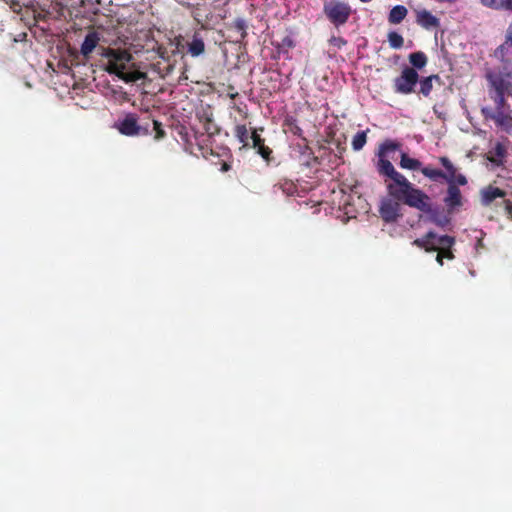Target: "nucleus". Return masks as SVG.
Listing matches in <instances>:
<instances>
[{"instance_id":"nucleus-1","label":"nucleus","mask_w":512,"mask_h":512,"mask_svg":"<svg viewBox=\"0 0 512 512\" xmlns=\"http://www.w3.org/2000/svg\"><path fill=\"white\" fill-rule=\"evenodd\" d=\"M499 65L487 69L485 78L488 82V96L495 107L485 106L481 114L485 120L494 122L497 128L510 133L512 131V110L506 97L512 98V58L497 59Z\"/></svg>"},{"instance_id":"nucleus-2","label":"nucleus","mask_w":512,"mask_h":512,"mask_svg":"<svg viewBox=\"0 0 512 512\" xmlns=\"http://www.w3.org/2000/svg\"><path fill=\"white\" fill-rule=\"evenodd\" d=\"M377 172L386 177L388 195L419 211H429V195L416 188L403 174L398 172L387 157L378 156Z\"/></svg>"},{"instance_id":"nucleus-3","label":"nucleus","mask_w":512,"mask_h":512,"mask_svg":"<svg viewBox=\"0 0 512 512\" xmlns=\"http://www.w3.org/2000/svg\"><path fill=\"white\" fill-rule=\"evenodd\" d=\"M100 55L107 60L105 71L115 74L126 83H133L146 77L145 73L138 70L126 71L133 57L125 49L101 47Z\"/></svg>"},{"instance_id":"nucleus-4","label":"nucleus","mask_w":512,"mask_h":512,"mask_svg":"<svg viewBox=\"0 0 512 512\" xmlns=\"http://www.w3.org/2000/svg\"><path fill=\"white\" fill-rule=\"evenodd\" d=\"M455 237L449 235H437L433 231H428L421 238H417L413 241V245L418 248L424 249L426 252H435L440 250L444 259L453 260L455 258L452 251L455 245Z\"/></svg>"},{"instance_id":"nucleus-5","label":"nucleus","mask_w":512,"mask_h":512,"mask_svg":"<svg viewBox=\"0 0 512 512\" xmlns=\"http://www.w3.org/2000/svg\"><path fill=\"white\" fill-rule=\"evenodd\" d=\"M481 204L490 207L496 212H503L512 220V200L507 198V192L499 187L488 185L480 191Z\"/></svg>"},{"instance_id":"nucleus-6","label":"nucleus","mask_w":512,"mask_h":512,"mask_svg":"<svg viewBox=\"0 0 512 512\" xmlns=\"http://www.w3.org/2000/svg\"><path fill=\"white\" fill-rule=\"evenodd\" d=\"M352 7L342 0H325L323 3V14L326 19L336 28L344 26L352 15Z\"/></svg>"},{"instance_id":"nucleus-7","label":"nucleus","mask_w":512,"mask_h":512,"mask_svg":"<svg viewBox=\"0 0 512 512\" xmlns=\"http://www.w3.org/2000/svg\"><path fill=\"white\" fill-rule=\"evenodd\" d=\"M419 81L418 72L412 67H404L401 74L393 81V89L395 93L408 95L415 93V87Z\"/></svg>"},{"instance_id":"nucleus-8","label":"nucleus","mask_w":512,"mask_h":512,"mask_svg":"<svg viewBox=\"0 0 512 512\" xmlns=\"http://www.w3.org/2000/svg\"><path fill=\"white\" fill-rule=\"evenodd\" d=\"M402 201H398L393 197H385L381 200L379 213L382 220L386 223H393L398 220L401 214V205Z\"/></svg>"},{"instance_id":"nucleus-9","label":"nucleus","mask_w":512,"mask_h":512,"mask_svg":"<svg viewBox=\"0 0 512 512\" xmlns=\"http://www.w3.org/2000/svg\"><path fill=\"white\" fill-rule=\"evenodd\" d=\"M118 130L121 134L126 136L148 135L150 133L148 125H139L137 117L134 114L126 115L118 124Z\"/></svg>"},{"instance_id":"nucleus-10","label":"nucleus","mask_w":512,"mask_h":512,"mask_svg":"<svg viewBox=\"0 0 512 512\" xmlns=\"http://www.w3.org/2000/svg\"><path fill=\"white\" fill-rule=\"evenodd\" d=\"M449 213L454 212L463 205V196L459 187L451 181L448 184L446 196L443 199Z\"/></svg>"},{"instance_id":"nucleus-11","label":"nucleus","mask_w":512,"mask_h":512,"mask_svg":"<svg viewBox=\"0 0 512 512\" xmlns=\"http://www.w3.org/2000/svg\"><path fill=\"white\" fill-rule=\"evenodd\" d=\"M507 145L497 142L487 153V160L497 167L503 166L507 157Z\"/></svg>"},{"instance_id":"nucleus-12","label":"nucleus","mask_w":512,"mask_h":512,"mask_svg":"<svg viewBox=\"0 0 512 512\" xmlns=\"http://www.w3.org/2000/svg\"><path fill=\"white\" fill-rule=\"evenodd\" d=\"M493 56L495 59L512 58V22L506 30L505 41L494 50Z\"/></svg>"},{"instance_id":"nucleus-13","label":"nucleus","mask_w":512,"mask_h":512,"mask_svg":"<svg viewBox=\"0 0 512 512\" xmlns=\"http://www.w3.org/2000/svg\"><path fill=\"white\" fill-rule=\"evenodd\" d=\"M416 21L425 29L437 28L440 25L439 19L425 9L417 12Z\"/></svg>"},{"instance_id":"nucleus-14","label":"nucleus","mask_w":512,"mask_h":512,"mask_svg":"<svg viewBox=\"0 0 512 512\" xmlns=\"http://www.w3.org/2000/svg\"><path fill=\"white\" fill-rule=\"evenodd\" d=\"M418 82L420 85L418 93L426 98L429 97L431 94V91L433 89V82H436L438 85L442 84L441 78L439 77V75L436 74L423 77L419 79Z\"/></svg>"},{"instance_id":"nucleus-15","label":"nucleus","mask_w":512,"mask_h":512,"mask_svg":"<svg viewBox=\"0 0 512 512\" xmlns=\"http://www.w3.org/2000/svg\"><path fill=\"white\" fill-rule=\"evenodd\" d=\"M100 41L99 35L97 32L92 31L89 32L81 45V53L82 55L87 58L92 51L97 47L98 43Z\"/></svg>"},{"instance_id":"nucleus-16","label":"nucleus","mask_w":512,"mask_h":512,"mask_svg":"<svg viewBox=\"0 0 512 512\" xmlns=\"http://www.w3.org/2000/svg\"><path fill=\"white\" fill-rule=\"evenodd\" d=\"M428 203H429V211H422V212L427 214V215H429L431 221L435 225H437L439 227H442V228L447 226L450 223V218L448 216H446V215H440L438 210L433 208V204H432V201H431L430 197H429Z\"/></svg>"},{"instance_id":"nucleus-17","label":"nucleus","mask_w":512,"mask_h":512,"mask_svg":"<svg viewBox=\"0 0 512 512\" xmlns=\"http://www.w3.org/2000/svg\"><path fill=\"white\" fill-rule=\"evenodd\" d=\"M480 2L493 10L512 12V0H480Z\"/></svg>"},{"instance_id":"nucleus-18","label":"nucleus","mask_w":512,"mask_h":512,"mask_svg":"<svg viewBox=\"0 0 512 512\" xmlns=\"http://www.w3.org/2000/svg\"><path fill=\"white\" fill-rule=\"evenodd\" d=\"M408 10L403 5L394 6L388 15V21L390 24H400L407 16Z\"/></svg>"},{"instance_id":"nucleus-19","label":"nucleus","mask_w":512,"mask_h":512,"mask_svg":"<svg viewBox=\"0 0 512 512\" xmlns=\"http://www.w3.org/2000/svg\"><path fill=\"white\" fill-rule=\"evenodd\" d=\"M409 62L416 71L424 68L428 62L427 56L422 51L413 52L409 55Z\"/></svg>"},{"instance_id":"nucleus-20","label":"nucleus","mask_w":512,"mask_h":512,"mask_svg":"<svg viewBox=\"0 0 512 512\" xmlns=\"http://www.w3.org/2000/svg\"><path fill=\"white\" fill-rule=\"evenodd\" d=\"M399 165L403 169H408V170H413V171L421 170V167H422V163L418 159L411 158L406 153L401 154V159H400Z\"/></svg>"},{"instance_id":"nucleus-21","label":"nucleus","mask_w":512,"mask_h":512,"mask_svg":"<svg viewBox=\"0 0 512 512\" xmlns=\"http://www.w3.org/2000/svg\"><path fill=\"white\" fill-rule=\"evenodd\" d=\"M201 122L203 123V128H204L205 132L209 136H214L216 134H219L220 128L212 119V114H204V116L201 117Z\"/></svg>"},{"instance_id":"nucleus-22","label":"nucleus","mask_w":512,"mask_h":512,"mask_svg":"<svg viewBox=\"0 0 512 512\" xmlns=\"http://www.w3.org/2000/svg\"><path fill=\"white\" fill-rule=\"evenodd\" d=\"M400 147L399 142L387 139L379 146L377 156L387 157L388 153L399 150Z\"/></svg>"},{"instance_id":"nucleus-23","label":"nucleus","mask_w":512,"mask_h":512,"mask_svg":"<svg viewBox=\"0 0 512 512\" xmlns=\"http://www.w3.org/2000/svg\"><path fill=\"white\" fill-rule=\"evenodd\" d=\"M205 51V44L204 41L194 36L193 40L188 44V52L193 56L197 57L204 53Z\"/></svg>"},{"instance_id":"nucleus-24","label":"nucleus","mask_w":512,"mask_h":512,"mask_svg":"<svg viewBox=\"0 0 512 512\" xmlns=\"http://www.w3.org/2000/svg\"><path fill=\"white\" fill-rule=\"evenodd\" d=\"M441 165L446 169V181L449 183L454 182L455 174L457 173V169L453 165V163L445 156L439 158Z\"/></svg>"},{"instance_id":"nucleus-25","label":"nucleus","mask_w":512,"mask_h":512,"mask_svg":"<svg viewBox=\"0 0 512 512\" xmlns=\"http://www.w3.org/2000/svg\"><path fill=\"white\" fill-rule=\"evenodd\" d=\"M368 131V129L366 131H359L354 135L352 139V148L354 151H360L365 146Z\"/></svg>"},{"instance_id":"nucleus-26","label":"nucleus","mask_w":512,"mask_h":512,"mask_svg":"<svg viewBox=\"0 0 512 512\" xmlns=\"http://www.w3.org/2000/svg\"><path fill=\"white\" fill-rule=\"evenodd\" d=\"M234 134L243 146H247L249 144V139H251V136H249L245 125H237L235 127Z\"/></svg>"},{"instance_id":"nucleus-27","label":"nucleus","mask_w":512,"mask_h":512,"mask_svg":"<svg viewBox=\"0 0 512 512\" xmlns=\"http://www.w3.org/2000/svg\"><path fill=\"white\" fill-rule=\"evenodd\" d=\"M422 174L432 181H437L439 178H446V174L439 169L431 167H421Z\"/></svg>"},{"instance_id":"nucleus-28","label":"nucleus","mask_w":512,"mask_h":512,"mask_svg":"<svg viewBox=\"0 0 512 512\" xmlns=\"http://www.w3.org/2000/svg\"><path fill=\"white\" fill-rule=\"evenodd\" d=\"M388 42L391 48L400 49L404 45V39L402 35L395 31H391L388 33Z\"/></svg>"},{"instance_id":"nucleus-29","label":"nucleus","mask_w":512,"mask_h":512,"mask_svg":"<svg viewBox=\"0 0 512 512\" xmlns=\"http://www.w3.org/2000/svg\"><path fill=\"white\" fill-rule=\"evenodd\" d=\"M275 187H278L287 196H293L297 192V186L289 180H284L275 185Z\"/></svg>"},{"instance_id":"nucleus-30","label":"nucleus","mask_w":512,"mask_h":512,"mask_svg":"<svg viewBox=\"0 0 512 512\" xmlns=\"http://www.w3.org/2000/svg\"><path fill=\"white\" fill-rule=\"evenodd\" d=\"M152 124L153 130L155 131L154 139L156 141L163 139L166 136V132L163 129L162 123L157 120H153Z\"/></svg>"},{"instance_id":"nucleus-31","label":"nucleus","mask_w":512,"mask_h":512,"mask_svg":"<svg viewBox=\"0 0 512 512\" xmlns=\"http://www.w3.org/2000/svg\"><path fill=\"white\" fill-rule=\"evenodd\" d=\"M257 153L267 162L269 163L272 159V149L266 146L265 144L257 149Z\"/></svg>"},{"instance_id":"nucleus-32","label":"nucleus","mask_w":512,"mask_h":512,"mask_svg":"<svg viewBox=\"0 0 512 512\" xmlns=\"http://www.w3.org/2000/svg\"><path fill=\"white\" fill-rule=\"evenodd\" d=\"M251 140H252V143H253L252 146L256 150L259 149L261 146H263L265 144V140L256 131L252 132Z\"/></svg>"},{"instance_id":"nucleus-33","label":"nucleus","mask_w":512,"mask_h":512,"mask_svg":"<svg viewBox=\"0 0 512 512\" xmlns=\"http://www.w3.org/2000/svg\"><path fill=\"white\" fill-rule=\"evenodd\" d=\"M234 27L242 33V37L246 35V24L245 21L242 19H237L234 21Z\"/></svg>"},{"instance_id":"nucleus-34","label":"nucleus","mask_w":512,"mask_h":512,"mask_svg":"<svg viewBox=\"0 0 512 512\" xmlns=\"http://www.w3.org/2000/svg\"><path fill=\"white\" fill-rule=\"evenodd\" d=\"M454 183L458 186H464L467 184V178L463 174H455Z\"/></svg>"},{"instance_id":"nucleus-35","label":"nucleus","mask_w":512,"mask_h":512,"mask_svg":"<svg viewBox=\"0 0 512 512\" xmlns=\"http://www.w3.org/2000/svg\"><path fill=\"white\" fill-rule=\"evenodd\" d=\"M11 8L17 12V11H20L21 10V4L19 3V1L17 0H12L11 2Z\"/></svg>"},{"instance_id":"nucleus-36","label":"nucleus","mask_w":512,"mask_h":512,"mask_svg":"<svg viewBox=\"0 0 512 512\" xmlns=\"http://www.w3.org/2000/svg\"><path fill=\"white\" fill-rule=\"evenodd\" d=\"M283 46L292 48L294 46V43H293L292 39H290L289 37H286L283 39Z\"/></svg>"},{"instance_id":"nucleus-37","label":"nucleus","mask_w":512,"mask_h":512,"mask_svg":"<svg viewBox=\"0 0 512 512\" xmlns=\"http://www.w3.org/2000/svg\"><path fill=\"white\" fill-rule=\"evenodd\" d=\"M435 252H437V255H436V261H437V263H438L439 265H441V266H442V265H443V260H444V258H443V256H442L441 252H440V250H436Z\"/></svg>"},{"instance_id":"nucleus-38","label":"nucleus","mask_w":512,"mask_h":512,"mask_svg":"<svg viewBox=\"0 0 512 512\" xmlns=\"http://www.w3.org/2000/svg\"><path fill=\"white\" fill-rule=\"evenodd\" d=\"M238 92H234V93H229L228 96L230 99L234 100L236 97H238Z\"/></svg>"},{"instance_id":"nucleus-39","label":"nucleus","mask_w":512,"mask_h":512,"mask_svg":"<svg viewBox=\"0 0 512 512\" xmlns=\"http://www.w3.org/2000/svg\"><path fill=\"white\" fill-rule=\"evenodd\" d=\"M438 2H448V3H455L458 0H437Z\"/></svg>"},{"instance_id":"nucleus-40","label":"nucleus","mask_w":512,"mask_h":512,"mask_svg":"<svg viewBox=\"0 0 512 512\" xmlns=\"http://www.w3.org/2000/svg\"><path fill=\"white\" fill-rule=\"evenodd\" d=\"M234 108L239 112V113H242V108H240L239 106H234Z\"/></svg>"},{"instance_id":"nucleus-41","label":"nucleus","mask_w":512,"mask_h":512,"mask_svg":"<svg viewBox=\"0 0 512 512\" xmlns=\"http://www.w3.org/2000/svg\"><path fill=\"white\" fill-rule=\"evenodd\" d=\"M360 1L363 3H367V2H370L371 0H360Z\"/></svg>"}]
</instances>
